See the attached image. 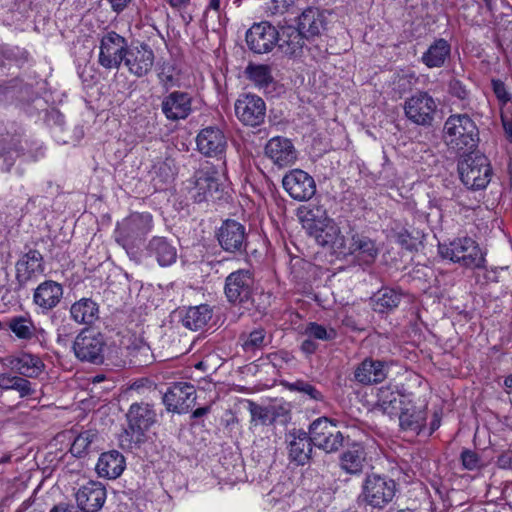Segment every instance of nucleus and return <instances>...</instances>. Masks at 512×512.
<instances>
[{
	"mask_svg": "<svg viewBox=\"0 0 512 512\" xmlns=\"http://www.w3.org/2000/svg\"><path fill=\"white\" fill-rule=\"evenodd\" d=\"M443 140L449 149L465 155L478 147L479 130L468 114H453L444 123Z\"/></svg>",
	"mask_w": 512,
	"mask_h": 512,
	"instance_id": "1",
	"label": "nucleus"
},
{
	"mask_svg": "<svg viewBox=\"0 0 512 512\" xmlns=\"http://www.w3.org/2000/svg\"><path fill=\"white\" fill-rule=\"evenodd\" d=\"M128 428L121 435L123 448L133 449L143 442L145 431L156 422V412L148 403H133L127 414Z\"/></svg>",
	"mask_w": 512,
	"mask_h": 512,
	"instance_id": "2",
	"label": "nucleus"
},
{
	"mask_svg": "<svg viewBox=\"0 0 512 512\" xmlns=\"http://www.w3.org/2000/svg\"><path fill=\"white\" fill-rule=\"evenodd\" d=\"M438 252L442 258L467 268H480L485 262L479 245L469 237L457 238L448 244H439Z\"/></svg>",
	"mask_w": 512,
	"mask_h": 512,
	"instance_id": "3",
	"label": "nucleus"
},
{
	"mask_svg": "<svg viewBox=\"0 0 512 512\" xmlns=\"http://www.w3.org/2000/svg\"><path fill=\"white\" fill-rule=\"evenodd\" d=\"M396 486V482L392 478L370 473L366 475L362 483L360 497L367 505L383 509L394 499L397 491Z\"/></svg>",
	"mask_w": 512,
	"mask_h": 512,
	"instance_id": "4",
	"label": "nucleus"
},
{
	"mask_svg": "<svg viewBox=\"0 0 512 512\" xmlns=\"http://www.w3.org/2000/svg\"><path fill=\"white\" fill-rule=\"evenodd\" d=\"M458 171L463 184L472 190L485 188L491 180L492 168L487 157L479 153L465 154L458 163Z\"/></svg>",
	"mask_w": 512,
	"mask_h": 512,
	"instance_id": "5",
	"label": "nucleus"
},
{
	"mask_svg": "<svg viewBox=\"0 0 512 512\" xmlns=\"http://www.w3.org/2000/svg\"><path fill=\"white\" fill-rule=\"evenodd\" d=\"M312 443L326 453H336L350 441L339 430L337 422L327 417H319L309 425Z\"/></svg>",
	"mask_w": 512,
	"mask_h": 512,
	"instance_id": "6",
	"label": "nucleus"
},
{
	"mask_svg": "<svg viewBox=\"0 0 512 512\" xmlns=\"http://www.w3.org/2000/svg\"><path fill=\"white\" fill-rule=\"evenodd\" d=\"M255 280L249 269H239L225 279L224 293L229 303L249 309L253 304Z\"/></svg>",
	"mask_w": 512,
	"mask_h": 512,
	"instance_id": "7",
	"label": "nucleus"
},
{
	"mask_svg": "<svg viewBox=\"0 0 512 512\" xmlns=\"http://www.w3.org/2000/svg\"><path fill=\"white\" fill-rule=\"evenodd\" d=\"M404 114L412 123L430 127L433 124L437 104L426 91H417L404 102Z\"/></svg>",
	"mask_w": 512,
	"mask_h": 512,
	"instance_id": "8",
	"label": "nucleus"
},
{
	"mask_svg": "<svg viewBox=\"0 0 512 512\" xmlns=\"http://www.w3.org/2000/svg\"><path fill=\"white\" fill-rule=\"evenodd\" d=\"M152 227V217L149 214L134 213L118 223L115 231L117 243L124 248L132 246L141 240Z\"/></svg>",
	"mask_w": 512,
	"mask_h": 512,
	"instance_id": "9",
	"label": "nucleus"
},
{
	"mask_svg": "<svg viewBox=\"0 0 512 512\" xmlns=\"http://www.w3.org/2000/svg\"><path fill=\"white\" fill-rule=\"evenodd\" d=\"M105 341L103 335L84 329L76 337L73 343L75 356L82 362L101 364L104 360Z\"/></svg>",
	"mask_w": 512,
	"mask_h": 512,
	"instance_id": "10",
	"label": "nucleus"
},
{
	"mask_svg": "<svg viewBox=\"0 0 512 512\" xmlns=\"http://www.w3.org/2000/svg\"><path fill=\"white\" fill-rule=\"evenodd\" d=\"M99 48V64L106 69H119L129 47L126 38L110 31L101 38Z\"/></svg>",
	"mask_w": 512,
	"mask_h": 512,
	"instance_id": "11",
	"label": "nucleus"
},
{
	"mask_svg": "<svg viewBox=\"0 0 512 512\" xmlns=\"http://www.w3.org/2000/svg\"><path fill=\"white\" fill-rule=\"evenodd\" d=\"M235 114L240 122L246 126L261 125L266 117V104L264 100L254 94H242L236 100Z\"/></svg>",
	"mask_w": 512,
	"mask_h": 512,
	"instance_id": "12",
	"label": "nucleus"
},
{
	"mask_svg": "<svg viewBox=\"0 0 512 512\" xmlns=\"http://www.w3.org/2000/svg\"><path fill=\"white\" fill-rule=\"evenodd\" d=\"M217 240L223 250L233 254L246 253L248 245L246 228L236 220H225L217 232Z\"/></svg>",
	"mask_w": 512,
	"mask_h": 512,
	"instance_id": "13",
	"label": "nucleus"
},
{
	"mask_svg": "<svg viewBox=\"0 0 512 512\" xmlns=\"http://www.w3.org/2000/svg\"><path fill=\"white\" fill-rule=\"evenodd\" d=\"M163 403L169 412L187 413L196 401V390L188 382H176L163 395Z\"/></svg>",
	"mask_w": 512,
	"mask_h": 512,
	"instance_id": "14",
	"label": "nucleus"
},
{
	"mask_svg": "<svg viewBox=\"0 0 512 512\" xmlns=\"http://www.w3.org/2000/svg\"><path fill=\"white\" fill-rule=\"evenodd\" d=\"M330 12L319 7L309 6L297 17V27L307 41L321 37L328 29Z\"/></svg>",
	"mask_w": 512,
	"mask_h": 512,
	"instance_id": "15",
	"label": "nucleus"
},
{
	"mask_svg": "<svg viewBox=\"0 0 512 512\" xmlns=\"http://www.w3.org/2000/svg\"><path fill=\"white\" fill-rule=\"evenodd\" d=\"M285 191L297 201H307L316 193V184L312 176L301 169L287 173L282 180Z\"/></svg>",
	"mask_w": 512,
	"mask_h": 512,
	"instance_id": "16",
	"label": "nucleus"
},
{
	"mask_svg": "<svg viewBox=\"0 0 512 512\" xmlns=\"http://www.w3.org/2000/svg\"><path fill=\"white\" fill-rule=\"evenodd\" d=\"M278 36V30L270 23H255L246 32V43L254 53H268L276 45Z\"/></svg>",
	"mask_w": 512,
	"mask_h": 512,
	"instance_id": "17",
	"label": "nucleus"
},
{
	"mask_svg": "<svg viewBox=\"0 0 512 512\" xmlns=\"http://www.w3.org/2000/svg\"><path fill=\"white\" fill-rule=\"evenodd\" d=\"M309 430L292 429L287 434L288 458L297 465L304 466L312 458L313 446Z\"/></svg>",
	"mask_w": 512,
	"mask_h": 512,
	"instance_id": "18",
	"label": "nucleus"
},
{
	"mask_svg": "<svg viewBox=\"0 0 512 512\" xmlns=\"http://www.w3.org/2000/svg\"><path fill=\"white\" fill-rule=\"evenodd\" d=\"M390 364L387 361L365 358L354 369V381L364 386L382 383L388 376Z\"/></svg>",
	"mask_w": 512,
	"mask_h": 512,
	"instance_id": "19",
	"label": "nucleus"
},
{
	"mask_svg": "<svg viewBox=\"0 0 512 512\" xmlns=\"http://www.w3.org/2000/svg\"><path fill=\"white\" fill-rule=\"evenodd\" d=\"M264 153L278 168L292 166L297 160V151L288 138L276 136L265 145Z\"/></svg>",
	"mask_w": 512,
	"mask_h": 512,
	"instance_id": "20",
	"label": "nucleus"
},
{
	"mask_svg": "<svg viewBox=\"0 0 512 512\" xmlns=\"http://www.w3.org/2000/svg\"><path fill=\"white\" fill-rule=\"evenodd\" d=\"M198 151L206 157L221 156L227 147L224 132L216 126L201 129L196 137Z\"/></svg>",
	"mask_w": 512,
	"mask_h": 512,
	"instance_id": "21",
	"label": "nucleus"
},
{
	"mask_svg": "<svg viewBox=\"0 0 512 512\" xmlns=\"http://www.w3.org/2000/svg\"><path fill=\"white\" fill-rule=\"evenodd\" d=\"M154 52L147 44H141L128 48L124 57V65L134 76L141 78L146 76L154 64Z\"/></svg>",
	"mask_w": 512,
	"mask_h": 512,
	"instance_id": "22",
	"label": "nucleus"
},
{
	"mask_svg": "<svg viewBox=\"0 0 512 512\" xmlns=\"http://www.w3.org/2000/svg\"><path fill=\"white\" fill-rule=\"evenodd\" d=\"M162 113L168 120L186 119L192 112V96L183 91H173L161 102Z\"/></svg>",
	"mask_w": 512,
	"mask_h": 512,
	"instance_id": "23",
	"label": "nucleus"
},
{
	"mask_svg": "<svg viewBox=\"0 0 512 512\" xmlns=\"http://www.w3.org/2000/svg\"><path fill=\"white\" fill-rule=\"evenodd\" d=\"M15 268L17 290H21L35 276V274L42 273L44 271L43 256L38 250L29 249L16 262Z\"/></svg>",
	"mask_w": 512,
	"mask_h": 512,
	"instance_id": "24",
	"label": "nucleus"
},
{
	"mask_svg": "<svg viewBox=\"0 0 512 512\" xmlns=\"http://www.w3.org/2000/svg\"><path fill=\"white\" fill-rule=\"evenodd\" d=\"M106 500V489L100 482L90 481L76 493L77 506L83 512H97Z\"/></svg>",
	"mask_w": 512,
	"mask_h": 512,
	"instance_id": "25",
	"label": "nucleus"
},
{
	"mask_svg": "<svg viewBox=\"0 0 512 512\" xmlns=\"http://www.w3.org/2000/svg\"><path fill=\"white\" fill-rule=\"evenodd\" d=\"M63 287L60 283L53 280H45L34 290L33 303L41 309L43 313L55 308L63 298Z\"/></svg>",
	"mask_w": 512,
	"mask_h": 512,
	"instance_id": "26",
	"label": "nucleus"
},
{
	"mask_svg": "<svg viewBox=\"0 0 512 512\" xmlns=\"http://www.w3.org/2000/svg\"><path fill=\"white\" fill-rule=\"evenodd\" d=\"M340 253L355 255L364 263L371 264L377 258L378 248L368 236L362 233H352L349 242L345 241V248Z\"/></svg>",
	"mask_w": 512,
	"mask_h": 512,
	"instance_id": "27",
	"label": "nucleus"
},
{
	"mask_svg": "<svg viewBox=\"0 0 512 512\" xmlns=\"http://www.w3.org/2000/svg\"><path fill=\"white\" fill-rule=\"evenodd\" d=\"M314 237L316 242L323 247H330L335 252L343 251L345 248V238L341 235L340 228L333 219L325 221L323 225H318L314 230L308 233Z\"/></svg>",
	"mask_w": 512,
	"mask_h": 512,
	"instance_id": "28",
	"label": "nucleus"
},
{
	"mask_svg": "<svg viewBox=\"0 0 512 512\" xmlns=\"http://www.w3.org/2000/svg\"><path fill=\"white\" fill-rule=\"evenodd\" d=\"M278 35L276 44L284 54L290 57L302 55L307 39L297 26L282 27Z\"/></svg>",
	"mask_w": 512,
	"mask_h": 512,
	"instance_id": "29",
	"label": "nucleus"
},
{
	"mask_svg": "<svg viewBox=\"0 0 512 512\" xmlns=\"http://www.w3.org/2000/svg\"><path fill=\"white\" fill-rule=\"evenodd\" d=\"M346 450L340 455V467L351 475H358L363 471L366 453L363 445L359 442H347Z\"/></svg>",
	"mask_w": 512,
	"mask_h": 512,
	"instance_id": "30",
	"label": "nucleus"
},
{
	"mask_svg": "<svg viewBox=\"0 0 512 512\" xmlns=\"http://www.w3.org/2000/svg\"><path fill=\"white\" fill-rule=\"evenodd\" d=\"M125 469L124 456L116 451L102 453L96 464V472L100 477L107 479L118 478Z\"/></svg>",
	"mask_w": 512,
	"mask_h": 512,
	"instance_id": "31",
	"label": "nucleus"
},
{
	"mask_svg": "<svg viewBox=\"0 0 512 512\" xmlns=\"http://www.w3.org/2000/svg\"><path fill=\"white\" fill-rule=\"evenodd\" d=\"M8 362L12 370L29 378H37L45 368L41 358L30 353H22L19 356L10 357Z\"/></svg>",
	"mask_w": 512,
	"mask_h": 512,
	"instance_id": "32",
	"label": "nucleus"
},
{
	"mask_svg": "<svg viewBox=\"0 0 512 512\" xmlns=\"http://www.w3.org/2000/svg\"><path fill=\"white\" fill-rule=\"evenodd\" d=\"M147 251L163 267L170 266L177 259V248L165 237H153L148 243Z\"/></svg>",
	"mask_w": 512,
	"mask_h": 512,
	"instance_id": "33",
	"label": "nucleus"
},
{
	"mask_svg": "<svg viewBox=\"0 0 512 512\" xmlns=\"http://www.w3.org/2000/svg\"><path fill=\"white\" fill-rule=\"evenodd\" d=\"M178 314L182 325L192 331L202 329L212 318V310L206 304L189 307Z\"/></svg>",
	"mask_w": 512,
	"mask_h": 512,
	"instance_id": "34",
	"label": "nucleus"
},
{
	"mask_svg": "<svg viewBox=\"0 0 512 512\" xmlns=\"http://www.w3.org/2000/svg\"><path fill=\"white\" fill-rule=\"evenodd\" d=\"M426 421L425 409L415 405L402 408L399 415V425L402 430L419 434Z\"/></svg>",
	"mask_w": 512,
	"mask_h": 512,
	"instance_id": "35",
	"label": "nucleus"
},
{
	"mask_svg": "<svg viewBox=\"0 0 512 512\" xmlns=\"http://www.w3.org/2000/svg\"><path fill=\"white\" fill-rule=\"evenodd\" d=\"M451 53V46L447 40L443 38L436 39L422 55V62L428 68H440Z\"/></svg>",
	"mask_w": 512,
	"mask_h": 512,
	"instance_id": "36",
	"label": "nucleus"
},
{
	"mask_svg": "<svg viewBox=\"0 0 512 512\" xmlns=\"http://www.w3.org/2000/svg\"><path fill=\"white\" fill-rule=\"evenodd\" d=\"M70 314L75 322L91 325L99 318V306L90 298H82L72 304Z\"/></svg>",
	"mask_w": 512,
	"mask_h": 512,
	"instance_id": "37",
	"label": "nucleus"
},
{
	"mask_svg": "<svg viewBox=\"0 0 512 512\" xmlns=\"http://www.w3.org/2000/svg\"><path fill=\"white\" fill-rule=\"evenodd\" d=\"M402 300V293L392 288H382L371 297L373 310L387 313L397 308Z\"/></svg>",
	"mask_w": 512,
	"mask_h": 512,
	"instance_id": "38",
	"label": "nucleus"
},
{
	"mask_svg": "<svg viewBox=\"0 0 512 512\" xmlns=\"http://www.w3.org/2000/svg\"><path fill=\"white\" fill-rule=\"evenodd\" d=\"M4 325L20 340L29 341L35 337L36 326L28 315L13 316Z\"/></svg>",
	"mask_w": 512,
	"mask_h": 512,
	"instance_id": "39",
	"label": "nucleus"
},
{
	"mask_svg": "<svg viewBox=\"0 0 512 512\" xmlns=\"http://www.w3.org/2000/svg\"><path fill=\"white\" fill-rule=\"evenodd\" d=\"M0 388L2 390H16L20 397L30 396L34 393L31 382L19 376H12L10 374H0Z\"/></svg>",
	"mask_w": 512,
	"mask_h": 512,
	"instance_id": "40",
	"label": "nucleus"
},
{
	"mask_svg": "<svg viewBox=\"0 0 512 512\" xmlns=\"http://www.w3.org/2000/svg\"><path fill=\"white\" fill-rule=\"evenodd\" d=\"M399 394L392 390L390 387H382L377 393V407L383 413L388 415H395L398 409Z\"/></svg>",
	"mask_w": 512,
	"mask_h": 512,
	"instance_id": "41",
	"label": "nucleus"
},
{
	"mask_svg": "<svg viewBox=\"0 0 512 512\" xmlns=\"http://www.w3.org/2000/svg\"><path fill=\"white\" fill-rule=\"evenodd\" d=\"M98 434L94 430L81 432L73 441L70 452L76 457H83L93 449Z\"/></svg>",
	"mask_w": 512,
	"mask_h": 512,
	"instance_id": "42",
	"label": "nucleus"
},
{
	"mask_svg": "<svg viewBox=\"0 0 512 512\" xmlns=\"http://www.w3.org/2000/svg\"><path fill=\"white\" fill-rule=\"evenodd\" d=\"M215 174H217V170L211 163L202 164L193 175V193L207 192L211 177H215Z\"/></svg>",
	"mask_w": 512,
	"mask_h": 512,
	"instance_id": "43",
	"label": "nucleus"
},
{
	"mask_svg": "<svg viewBox=\"0 0 512 512\" xmlns=\"http://www.w3.org/2000/svg\"><path fill=\"white\" fill-rule=\"evenodd\" d=\"M245 73L247 77L260 87H267L273 82L271 67L265 64H249Z\"/></svg>",
	"mask_w": 512,
	"mask_h": 512,
	"instance_id": "44",
	"label": "nucleus"
},
{
	"mask_svg": "<svg viewBox=\"0 0 512 512\" xmlns=\"http://www.w3.org/2000/svg\"><path fill=\"white\" fill-rule=\"evenodd\" d=\"M326 214V211L321 207H314L306 211L303 217V227L306 229L308 233L318 227V225H323L325 221L330 220Z\"/></svg>",
	"mask_w": 512,
	"mask_h": 512,
	"instance_id": "45",
	"label": "nucleus"
},
{
	"mask_svg": "<svg viewBox=\"0 0 512 512\" xmlns=\"http://www.w3.org/2000/svg\"><path fill=\"white\" fill-rule=\"evenodd\" d=\"M222 197V189L221 184L219 183V174H215V177H211L210 185L207 192H198L193 193L192 198L196 203H202L205 201H216L221 199Z\"/></svg>",
	"mask_w": 512,
	"mask_h": 512,
	"instance_id": "46",
	"label": "nucleus"
},
{
	"mask_svg": "<svg viewBox=\"0 0 512 512\" xmlns=\"http://www.w3.org/2000/svg\"><path fill=\"white\" fill-rule=\"evenodd\" d=\"M266 332L264 329L259 328L251 331L248 335H242V346L245 351H254L261 349L266 345L265 342Z\"/></svg>",
	"mask_w": 512,
	"mask_h": 512,
	"instance_id": "47",
	"label": "nucleus"
},
{
	"mask_svg": "<svg viewBox=\"0 0 512 512\" xmlns=\"http://www.w3.org/2000/svg\"><path fill=\"white\" fill-rule=\"evenodd\" d=\"M305 335L313 339L329 341L335 339L336 331L332 328L326 329L323 325L311 322L305 329Z\"/></svg>",
	"mask_w": 512,
	"mask_h": 512,
	"instance_id": "48",
	"label": "nucleus"
},
{
	"mask_svg": "<svg viewBox=\"0 0 512 512\" xmlns=\"http://www.w3.org/2000/svg\"><path fill=\"white\" fill-rule=\"evenodd\" d=\"M288 388L290 391H296L304 395H307L312 400H323L322 393L319 390H317L315 386L304 380H297L293 383H290L288 384Z\"/></svg>",
	"mask_w": 512,
	"mask_h": 512,
	"instance_id": "49",
	"label": "nucleus"
},
{
	"mask_svg": "<svg viewBox=\"0 0 512 512\" xmlns=\"http://www.w3.org/2000/svg\"><path fill=\"white\" fill-rule=\"evenodd\" d=\"M460 459L463 467L470 471L479 470L485 466L482 457L477 452L470 449H463Z\"/></svg>",
	"mask_w": 512,
	"mask_h": 512,
	"instance_id": "50",
	"label": "nucleus"
},
{
	"mask_svg": "<svg viewBox=\"0 0 512 512\" xmlns=\"http://www.w3.org/2000/svg\"><path fill=\"white\" fill-rule=\"evenodd\" d=\"M248 408L251 414L252 423L257 424V422H260L261 424L265 425L268 421L270 423L273 422L274 419H270V411L268 408L262 407L253 401H248Z\"/></svg>",
	"mask_w": 512,
	"mask_h": 512,
	"instance_id": "51",
	"label": "nucleus"
},
{
	"mask_svg": "<svg viewBox=\"0 0 512 512\" xmlns=\"http://www.w3.org/2000/svg\"><path fill=\"white\" fill-rule=\"evenodd\" d=\"M299 0H271L270 9L274 14H284L295 7Z\"/></svg>",
	"mask_w": 512,
	"mask_h": 512,
	"instance_id": "52",
	"label": "nucleus"
},
{
	"mask_svg": "<svg viewBox=\"0 0 512 512\" xmlns=\"http://www.w3.org/2000/svg\"><path fill=\"white\" fill-rule=\"evenodd\" d=\"M492 88L497 99L503 104H506L511 100V95L508 93L506 85L504 84L503 81L499 79H493Z\"/></svg>",
	"mask_w": 512,
	"mask_h": 512,
	"instance_id": "53",
	"label": "nucleus"
},
{
	"mask_svg": "<svg viewBox=\"0 0 512 512\" xmlns=\"http://www.w3.org/2000/svg\"><path fill=\"white\" fill-rule=\"evenodd\" d=\"M397 242L405 249L409 251L417 250L416 240L417 238L412 237L411 234L406 230H402L397 233Z\"/></svg>",
	"mask_w": 512,
	"mask_h": 512,
	"instance_id": "54",
	"label": "nucleus"
},
{
	"mask_svg": "<svg viewBox=\"0 0 512 512\" xmlns=\"http://www.w3.org/2000/svg\"><path fill=\"white\" fill-rule=\"evenodd\" d=\"M449 93L461 100L466 99L468 96L466 87L458 79H452L449 82Z\"/></svg>",
	"mask_w": 512,
	"mask_h": 512,
	"instance_id": "55",
	"label": "nucleus"
},
{
	"mask_svg": "<svg viewBox=\"0 0 512 512\" xmlns=\"http://www.w3.org/2000/svg\"><path fill=\"white\" fill-rule=\"evenodd\" d=\"M172 164H173V160L167 158L165 161L160 163L159 166L157 167L156 173L163 175L164 182H168L169 180H171L175 174Z\"/></svg>",
	"mask_w": 512,
	"mask_h": 512,
	"instance_id": "56",
	"label": "nucleus"
},
{
	"mask_svg": "<svg viewBox=\"0 0 512 512\" xmlns=\"http://www.w3.org/2000/svg\"><path fill=\"white\" fill-rule=\"evenodd\" d=\"M0 54L8 60L18 61L20 54L22 56L23 54H25V52L20 51L18 48H12L7 45H2L0 46Z\"/></svg>",
	"mask_w": 512,
	"mask_h": 512,
	"instance_id": "57",
	"label": "nucleus"
},
{
	"mask_svg": "<svg viewBox=\"0 0 512 512\" xmlns=\"http://www.w3.org/2000/svg\"><path fill=\"white\" fill-rule=\"evenodd\" d=\"M130 355L133 357H137L138 354L141 356L149 357L150 347L140 341V344H133V346L129 347Z\"/></svg>",
	"mask_w": 512,
	"mask_h": 512,
	"instance_id": "58",
	"label": "nucleus"
},
{
	"mask_svg": "<svg viewBox=\"0 0 512 512\" xmlns=\"http://www.w3.org/2000/svg\"><path fill=\"white\" fill-rule=\"evenodd\" d=\"M21 80L18 78L11 79L7 82L0 84V93L4 95L10 94L14 89L18 88L21 85Z\"/></svg>",
	"mask_w": 512,
	"mask_h": 512,
	"instance_id": "59",
	"label": "nucleus"
},
{
	"mask_svg": "<svg viewBox=\"0 0 512 512\" xmlns=\"http://www.w3.org/2000/svg\"><path fill=\"white\" fill-rule=\"evenodd\" d=\"M497 464L503 469H512V451L502 453L498 459Z\"/></svg>",
	"mask_w": 512,
	"mask_h": 512,
	"instance_id": "60",
	"label": "nucleus"
},
{
	"mask_svg": "<svg viewBox=\"0 0 512 512\" xmlns=\"http://www.w3.org/2000/svg\"><path fill=\"white\" fill-rule=\"evenodd\" d=\"M318 348V344L313 338L308 337L301 344V350L306 354H313Z\"/></svg>",
	"mask_w": 512,
	"mask_h": 512,
	"instance_id": "61",
	"label": "nucleus"
},
{
	"mask_svg": "<svg viewBox=\"0 0 512 512\" xmlns=\"http://www.w3.org/2000/svg\"><path fill=\"white\" fill-rule=\"evenodd\" d=\"M132 0H108L114 12L120 13L128 7Z\"/></svg>",
	"mask_w": 512,
	"mask_h": 512,
	"instance_id": "62",
	"label": "nucleus"
},
{
	"mask_svg": "<svg viewBox=\"0 0 512 512\" xmlns=\"http://www.w3.org/2000/svg\"><path fill=\"white\" fill-rule=\"evenodd\" d=\"M342 325L351 331H361L362 328L359 327L357 321L352 316H345L342 319Z\"/></svg>",
	"mask_w": 512,
	"mask_h": 512,
	"instance_id": "63",
	"label": "nucleus"
},
{
	"mask_svg": "<svg viewBox=\"0 0 512 512\" xmlns=\"http://www.w3.org/2000/svg\"><path fill=\"white\" fill-rule=\"evenodd\" d=\"M501 120L505 133L507 134L508 138L512 140V116H502Z\"/></svg>",
	"mask_w": 512,
	"mask_h": 512,
	"instance_id": "64",
	"label": "nucleus"
}]
</instances>
